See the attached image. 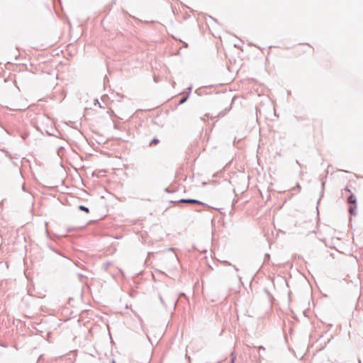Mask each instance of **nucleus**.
<instances>
[{
    "label": "nucleus",
    "mask_w": 363,
    "mask_h": 363,
    "mask_svg": "<svg viewBox=\"0 0 363 363\" xmlns=\"http://www.w3.org/2000/svg\"><path fill=\"white\" fill-rule=\"evenodd\" d=\"M347 202L350 204H352L353 206H350L349 208V212L352 216L357 215V199L356 197L353 194H350V196L347 199Z\"/></svg>",
    "instance_id": "1"
},
{
    "label": "nucleus",
    "mask_w": 363,
    "mask_h": 363,
    "mask_svg": "<svg viewBox=\"0 0 363 363\" xmlns=\"http://www.w3.org/2000/svg\"><path fill=\"white\" fill-rule=\"evenodd\" d=\"M181 202H183V203H199V204H203L202 202H200L197 200H194V199H182L181 200Z\"/></svg>",
    "instance_id": "2"
},
{
    "label": "nucleus",
    "mask_w": 363,
    "mask_h": 363,
    "mask_svg": "<svg viewBox=\"0 0 363 363\" xmlns=\"http://www.w3.org/2000/svg\"><path fill=\"white\" fill-rule=\"evenodd\" d=\"M324 187H325V182H322V191L320 192V199L323 196L324 194Z\"/></svg>",
    "instance_id": "3"
},
{
    "label": "nucleus",
    "mask_w": 363,
    "mask_h": 363,
    "mask_svg": "<svg viewBox=\"0 0 363 363\" xmlns=\"http://www.w3.org/2000/svg\"><path fill=\"white\" fill-rule=\"evenodd\" d=\"M79 208L80 210H82V211H84L86 212V213H88V212H89V209H88V208H86V207H85V206H80L79 207Z\"/></svg>",
    "instance_id": "4"
},
{
    "label": "nucleus",
    "mask_w": 363,
    "mask_h": 363,
    "mask_svg": "<svg viewBox=\"0 0 363 363\" xmlns=\"http://www.w3.org/2000/svg\"><path fill=\"white\" fill-rule=\"evenodd\" d=\"M159 143V140L157 139H154L151 143L150 145H157Z\"/></svg>",
    "instance_id": "5"
},
{
    "label": "nucleus",
    "mask_w": 363,
    "mask_h": 363,
    "mask_svg": "<svg viewBox=\"0 0 363 363\" xmlns=\"http://www.w3.org/2000/svg\"><path fill=\"white\" fill-rule=\"evenodd\" d=\"M222 263L224 264V265H226V266H230L231 265V264L228 262V261H223Z\"/></svg>",
    "instance_id": "6"
},
{
    "label": "nucleus",
    "mask_w": 363,
    "mask_h": 363,
    "mask_svg": "<svg viewBox=\"0 0 363 363\" xmlns=\"http://www.w3.org/2000/svg\"><path fill=\"white\" fill-rule=\"evenodd\" d=\"M232 358H231V360H230V363H234L235 362V357L233 356V354H232Z\"/></svg>",
    "instance_id": "7"
},
{
    "label": "nucleus",
    "mask_w": 363,
    "mask_h": 363,
    "mask_svg": "<svg viewBox=\"0 0 363 363\" xmlns=\"http://www.w3.org/2000/svg\"><path fill=\"white\" fill-rule=\"evenodd\" d=\"M267 259H269V254H265L264 255V261Z\"/></svg>",
    "instance_id": "8"
},
{
    "label": "nucleus",
    "mask_w": 363,
    "mask_h": 363,
    "mask_svg": "<svg viewBox=\"0 0 363 363\" xmlns=\"http://www.w3.org/2000/svg\"><path fill=\"white\" fill-rule=\"evenodd\" d=\"M259 350H265V348L263 346H259Z\"/></svg>",
    "instance_id": "9"
},
{
    "label": "nucleus",
    "mask_w": 363,
    "mask_h": 363,
    "mask_svg": "<svg viewBox=\"0 0 363 363\" xmlns=\"http://www.w3.org/2000/svg\"><path fill=\"white\" fill-rule=\"evenodd\" d=\"M296 188L298 189V191L301 190V186L298 184L296 185Z\"/></svg>",
    "instance_id": "10"
},
{
    "label": "nucleus",
    "mask_w": 363,
    "mask_h": 363,
    "mask_svg": "<svg viewBox=\"0 0 363 363\" xmlns=\"http://www.w3.org/2000/svg\"><path fill=\"white\" fill-rule=\"evenodd\" d=\"M345 190L347 191V192H350V190L347 187H346Z\"/></svg>",
    "instance_id": "11"
},
{
    "label": "nucleus",
    "mask_w": 363,
    "mask_h": 363,
    "mask_svg": "<svg viewBox=\"0 0 363 363\" xmlns=\"http://www.w3.org/2000/svg\"><path fill=\"white\" fill-rule=\"evenodd\" d=\"M233 268L235 271H238V269L235 266H233Z\"/></svg>",
    "instance_id": "12"
},
{
    "label": "nucleus",
    "mask_w": 363,
    "mask_h": 363,
    "mask_svg": "<svg viewBox=\"0 0 363 363\" xmlns=\"http://www.w3.org/2000/svg\"><path fill=\"white\" fill-rule=\"evenodd\" d=\"M205 116H206V117H209V114L206 113V114H205Z\"/></svg>",
    "instance_id": "13"
}]
</instances>
